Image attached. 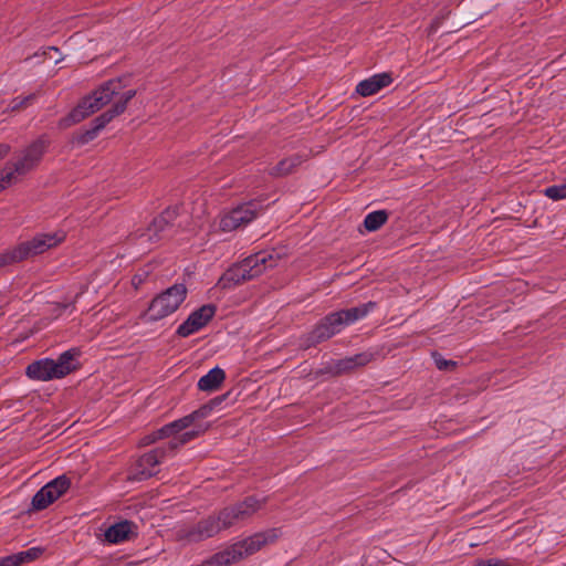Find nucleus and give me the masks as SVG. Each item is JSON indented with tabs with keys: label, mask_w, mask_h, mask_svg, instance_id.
I'll return each mask as SVG.
<instances>
[{
	"label": "nucleus",
	"mask_w": 566,
	"mask_h": 566,
	"mask_svg": "<svg viewBox=\"0 0 566 566\" xmlns=\"http://www.w3.org/2000/svg\"><path fill=\"white\" fill-rule=\"evenodd\" d=\"M124 87L125 85L122 78H113L105 82L91 95L85 96L78 105L61 120V125L69 127L83 120L105 105L113 103L111 109L93 120L91 128L77 135V142L80 144H86L93 140L113 118L124 113L127 103L136 95L135 90H124Z\"/></svg>",
	"instance_id": "obj_1"
},
{
	"label": "nucleus",
	"mask_w": 566,
	"mask_h": 566,
	"mask_svg": "<svg viewBox=\"0 0 566 566\" xmlns=\"http://www.w3.org/2000/svg\"><path fill=\"white\" fill-rule=\"evenodd\" d=\"M211 410L212 407L203 406L195 412L164 426L148 436V441L146 443H151L160 439H169V449L171 451L178 450L180 447L198 437L201 432V430L190 429L195 419L208 417Z\"/></svg>",
	"instance_id": "obj_2"
},
{
	"label": "nucleus",
	"mask_w": 566,
	"mask_h": 566,
	"mask_svg": "<svg viewBox=\"0 0 566 566\" xmlns=\"http://www.w3.org/2000/svg\"><path fill=\"white\" fill-rule=\"evenodd\" d=\"M277 264L273 252L262 251L245 258L242 262L230 268L219 280L221 289H230L242 282L261 275L265 270Z\"/></svg>",
	"instance_id": "obj_3"
},
{
	"label": "nucleus",
	"mask_w": 566,
	"mask_h": 566,
	"mask_svg": "<svg viewBox=\"0 0 566 566\" xmlns=\"http://www.w3.org/2000/svg\"><path fill=\"white\" fill-rule=\"evenodd\" d=\"M78 348H71L62 353L57 359L43 358L31 363L25 374L30 379L49 381L69 375L77 367Z\"/></svg>",
	"instance_id": "obj_4"
},
{
	"label": "nucleus",
	"mask_w": 566,
	"mask_h": 566,
	"mask_svg": "<svg viewBox=\"0 0 566 566\" xmlns=\"http://www.w3.org/2000/svg\"><path fill=\"white\" fill-rule=\"evenodd\" d=\"M374 307L375 303L368 302L327 315L312 332V339L318 343L334 336L344 327L366 317Z\"/></svg>",
	"instance_id": "obj_5"
},
{
	"label": "nucleus",
	"mask_w": 566,
	"mask_h": 566,
	"mask_svg": "<svg viewBox=\"0 0 566 566\" xmlns=\"http://www.w3.org/2000/svg\"><path fill=\"white\" fill-rule=\"evenodd\" d=\"M46 142L39 138L25 148L18 160L0 171V191L14 184L21 176L33 169L41 160Z\"/></svg>",
	"instance_id": "obj_6"
},
{
	"label": "nucleus",
	"mask_w": 566,
	"mask_h": 566,
	"mask_svg": "<svg viewBox=\"0 0 566 566\" xmlns=\"http://www.w3.org/2000/svg\"><path fill=\"white\" fill-rule=\"evenodd\" d=\"M63 240L64 234L61 232L40 233L31 240L21 242L13 249L7 251L2 255L3 263L21 262L30 259L56 247Z\"/></svg>",
	"instance_id": "obj_7"
},
{
	"label": "nucleus",
	"mask_w": 566,
	"mask_h": 566,
	"mask_svg": "<svg viewBox=\"0 0 566 566\" xmlns=\"http://www.w3.org/2000/svg\"><path fill=\"white\" fill-rule=\"evenodd\" d=\"M187 287L182 283L174 284L158 294L149 304L145 317L148 322L160 321L175 313L187 297Z\"/></svg>",
	"instance_id": "obj_8"
},
{
	"label": "nucleus",
	"mask_w": 566,
	"mask_h": 566,
	"mask_svg": "<svg viewBox=\"0 0 566 566\" xmlns=\"http://www.w3.org/2000/svg\"><path fill=\"white\" fill-rule=\"evenodd\" d=\"M262 503L263 500L249 496L241 503L223 509L216 515L221 530L230 528L247 520L261 507Z\"/></svg>",
	"instance_id": "obj_9"
},
{
	"label": "nucleus",
	"mask_w": 566,
	"mask_h": 566,
	"mask_svg": "<svg viewBox=\"0 0 566 566\" xmlns=\"http://www.w3.org/2000/svg\"><path fill=\"white\" fill-rule=\"evenodd\" d=\"M259 214V203L247 202L223 213L219 221V228L223 232L234 231L252 222Z\"/></svg>",
	"instance_id": "obj_10"
},
{
	"label": "nucleus",
	"mask_w": 566,
	"mask_h": 566,
	"mask_svg": "<svg viewBox=\"0 0 566 566\" xmlns=\"http://www.w3.org/2000/svg\"><path fill=\"white\" fill-rule=\"evenodd\" d=\"M176 450L169 449V442L165 447L156 448L142 455L135 464L129 478L136 481L146 480L157 473V467L161 461L171 457Z\"/></svg>",
	"instance_id": "obj_11"
},
{
	"label": "nucleus",
	"mask_w": 566,
	"mask_h": 566,
	"mask_svg": "<svg viewBox=\"0 0 566 566\" xmlns=\"http://www.w3.org/2000/svg\"><path fill=\"white\" fill-rule=\"evenodd\" d=\"M70 480L60 475L46 483L32 499V506L35 510H43L57 500L70 488Z\"/></svg>",
	"instance_id": "obj_12"
},
{
	"label": "nucleus",
	"mask_w": 566,
	"mask_h": 566,
	"mask_svg": "<svg viewBox=\"0 0 566 566\" xmlns=\"http://www.w3.org/2000/svg\"><path fill=\"white\" fill-rule=\"evenodd\" d=\"M216 314V306L211 304L202 305L193 311L188 318L179 325L177 334L181 337H188L202 327H205Z\"/></svg>",
	"instance_id": "obj_13"
},
{
	"label": "nucleus",
	"mask_w": 566,
	"mask_h": 566,
	"mask_svg": "<svg viewBox=\"0 0 566 566\" xmlns=\"http://www.w3.org/2000/svg\"><path fill=\"white\" fill-rule=\"evenodd\" d=\"M221 531L216 515H211L187 530L182 536L189 542H200L217 535Z\"/></svg>",
	"instance_id": "obj_14"
},
{
	"label": "nucleus",
	"mask_w": 566,
	"mask_h": 566,
	"mask_svg": "<svg viewBox=\"0 0 566 566\" xmlns=\"http://www.w3.org/2000/svg\"><path fill=\"white\" fill-rule=\"evenodd\" d=\"M391 83V73H377L366 80L360 81L356 86V92L364 97L371 96L378 93L384 87L389 86Z\"/></svg>",
	"instance_id": "obj_15"
},
{
	"label": "nucleus",
	"mask_w": 566,
	"mask_h": 566,
	"mask_svg": "<svg viewBox=\"0 0 566 566\" xmlns=\"http://www.w3.org/2000/svg\"><path fill=\"white\" fill-rule=\"evenodd\" d=\"M135 525L129 521H123L109 526L105 531V539L111 544H120L129 541L134 535Z\"/></svg>",
	"instance_id": "obj_16"
},
{
	"label": "nucleus",
	"mask_w": 566,
	"mask_h": 566,
	"mask_svg": "<svg viewBox=\"0 0 566 566\" xmlns=\"http://www.w3.org/2000/svg\"><path fill=\"white\" fill-rule=\"evenodd\" d=\"M226 379V373L220 367L210 369L206 375L198 380V388L202 391H216L220 388Z\"/></svg>",
	"instance_id": "obj_17"
},
{
	"label": "nucleus",
	"mask_w": 566,
	"mask_h": 566,
	"mask_svg": "<svg viewBox=\"0 0 566 566\" xmlns=\"http://www.w3.org/2000/svg\"><path fill=\"white\" fill-rule=\"evenodd\" d=\"M174 214L175 211L167 210L159 217L155 218L153 223L146 230V232L140 234L139 238L143 240V242H153L159 239V232L165 230V228L168 224V221L172 218Z\"/></svg>",
	"instance_id": "obj_18"
},
{
	"label": "nucleus",
	"mask_w": 566,
	"mask_h": 566,
	"mask_svg": "<svg viewBox=\"0 0 566 566\" xmlns=\"http://www.w3.org/2000/svg\"><path fill=\"white\" fill-rule=\"evenodd\" d=\"M373 359L371 353H360L345 357L335 363L334 369L337 374L349 371L356 367L365 366Z\"/></svg>",
	"instance_id": "obj_19"
},
{
	"label": "nucleus",
	"mask_w": 566,
	"mask_h": 566,
	"mask_svg": "<svg viewBox=\"0 0 566 566\" xmlns=\"http://www.w3.org/2000/svg\"><path fill=\"white\" fill-rule=\"evenodd\" d=\"M43 553V548L41 547H31L27 551L19 552L15 554L10 555L13 566H20L25 563L32 562L36 558H39Z\"/></svg>",
	"instance_id": "obj_20"
},
{
	"label": "nucleus",
	"mask_w": 566,
	"mask_h": 566,
	"mask_svg": "<svg viewBox=\"0 0 566 566\" xmlns=\"http://www.w3.org/2000/svg\"><path fill=\"white\" fill-rule=\"evenodd\" d=\"M388 219V214L385 210H377L368 213L365 217L364 226L368 231L378 230Z\"/></svg>",
	"instance_id": "obj_21"
},
{
	"label": "nucleus",
	"mask_w": 566,
	"mask_h": 566,
	"mask_svg": "<svg viewBox=\"0 0 566 566\" xmlns=\"http://www.w3.org/2000/svg\"><path fill=\"white\" fill-rule=\"evenodd\" d=\"M301 164L300 156H293L281 160L272 170L275 176H283L290 174L296 166Z\"/></svg>",
	"instance_id": "obj_22"
},
{
	"label": "nucleus",
	"mask_w": 566,
	"mask_h": 566,
	"mask_svg": "<svg viewBox=\"0 0 566 566\" xmlns=\"http://www.w3.org/2000/svg\"><path fill=\"white\" fill-rule=\"evenodd\" d=\"M544 193L552 200L566 199V180L563 184L547 187Z\"/></svg>",
	"instance_id": "obj_23"
},
{
	"label": "nucleus",
	"mask_w": 566,
	"mask_h": 566,
	"mask_svg": "<svg viewBox=\"0 0 566 566\" xmlns=\"http://www.w3.org/2000/svg\"><path fill=\"white\" fill-rule=\"evenodd\" d=\"M35 99V94H29L27 96H19L12 99L10 103V108L12 111L21 109L27 107L28 105L32 104Z\"/></svg>",
	"instance_id": "obj_24"
},
{
	"label": "nucleus",
	"mask_w": 566,
	"mask_h": 566,
	"mask_svg": "<svg viewBox=\"0 0 566 566\" xmlns=\"http://www.w3.org/2000/svg\"><path fill=\"white\" fill-rule=\"evenodd\" d=\"M432 358L438 369L449 370L455 366V361L444 359L440 354L433 353Z\"/></svg>",
	"instance_id": "obj_25"
},
{
	"label": "nucleus",
	"mask_w": 566,
	"mask_h": 566,
	"mask_svg": "<svg viewBox=\"0 0 566 566\" xmlns=\"http://www.w3.org/2000/svg\"><path fill=\"white\" fill-rule=\"evenodd\" d=\"M0 566H13L11 556L8 555V556H4V557H1L0 558Z\"/></svg>",
	"instance_id": "obj_26"
},
{
	"label": "nucleus",
	"mask_w": 566,
	"mask_h": 566,
	"mask_svg": "<svg viewBox=\"0 0 566 566\" xmlns=\"http://www.w3.org/2000/svg\"><path fill=\"white\" fill-rule=\"evenodd\" d=\"M9 153V146L8 145H0V158L4 157Z\"/></svg>",
	"instance_id": "obj_27"
},
{
	"label": "nucleus",
	"mask_w": 566,
	"mask_h": 566,
	"mask_svg": "<svg viewBox=\"0 0 566 566\" xmlns=\"http://www.w3.org/2000/svg\"><path fill=\"white\" fill-rule=\"evenodd\" d=\"M69 307V305L64 304V305H60V308L61 310H66Z\"/></svg>",
	"instance_id": "obj_28"
}]
</instances>
